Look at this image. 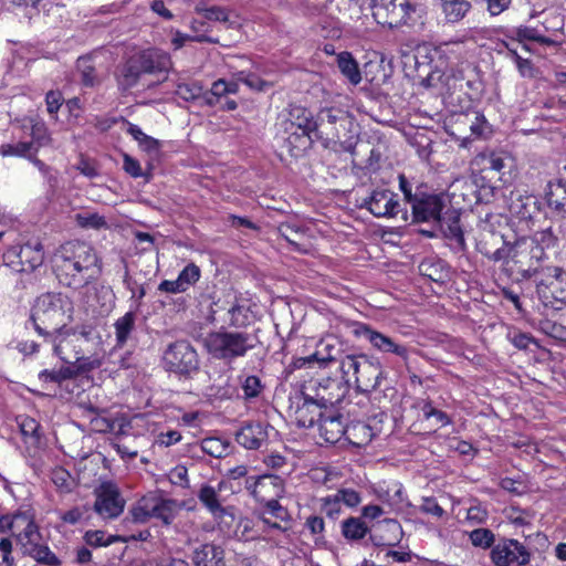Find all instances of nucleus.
Returning <instances> with one entry per match:
<instances>
[{
  "mask_svg": "<svg viewBox=\"0 0 566 566\" xmlns=\"http://www.w3.org/2000/svg\"><path fill=\"white\" fill-rule=\"evenodd\" d=\"M548 276L552 279L546 283V287L551 289L552 292L564 291L566 286V272L560 268H547Z\"/></svg>",
  "mask_w": 566,
  "mask_h": 566,
  "instance_id": "nucleus-62",
  "label": "nucleus"
},
{
  "mask_svg": "<svg viewBox=\"0 0 566 566\" xmlns=\"http://www.w3.org/2000/svg\"><path fill=\"white\" fill-rule=\"evenodd\" d=\"M163 364L167 371L188 375L198 369L199 359L190 343L178 340L170 344L164 352Z\"/></svg>",
  "mask_w": 566,
  "mask_h": 566,
  "instance_id": "nucleus-7",
  "label": "nucleus"
},
{
  "mask_svg": "<svg viewBox=\"0 0 566 566\" xmlns=\"http://www.w3.org/2000/svg\"><path fill=\"white\" fill-rule=\"evenodd\" d=\"M265 440L261 424H248L237 433V441L245 449H259Z\"/></svg>",
  "mask_w": 566,
  "mask_h": 566,
  "instance_id": "nucleus-35",
  "label": "nucleus"
},
{
  "mask_svg": "<svg viewBox=\"0 0 566 566\" xmlns=\"http://www.w3.org/2000/svg\"><path fill=\"white\" fill-rule=\"evenodd\" d=\"M336 64L342 75L354 86L361 82L358 62L350 52L343 51L336 55Z\"/></svg>",
  "mask_w": 566,
  "mask_h": 566,
  "instance_id": "nucleus-33",
  "label": "nucleus"
},
{
  "mask_svg": "<svg viewBox=\"0 0 566 566\" xmlns=\"http://www.w3.org/2000/svg\"><path fill=\"white\" fill-rule=\"evenodd\" d=\"M201 449L213 458H222L228 454L229 443L223 439L210 437L201 441Z\"/></svg>",
  "mask_w": 566,
  "mask_h": 566,
  "instance_id": "nucleus-52",
  "label": "nucleus"
},
{
  "mask_svg": "<svg viewBox=\"0 0 566 566\" xmlns=\"http://www.w3.org/2000/svg\"><path fill=\"white\" fill-rule=\"evenodd\" d=\"M363 207L377 218H394L400 211L397 195L388 189H376L364 200Z\"/></svg>",
  "mask_w": 566,
  "mask_h": 566,
  "instance_id": "nucleus-18",
  "label": "nucleus"
},
{
  "mask_svg": "<svg viewBox=\"0 0 566 566\" xmlns=\"http://www.w3.org/2000/svg\"><path fill=\"white\" fill-rule=\"evenodd\" d=\"M77 71L81 74V81L84 86L92 87L97 83L95 66L91 56H82L76 62Z\"/></svg>",
  "mask_w": 566,
  "mask_h": 566,
  "instance_id": "nucleus-51",
  "label": "nucleus"
},
{
  "mask_svg": "<svg viewBox=\"0 0 566 566\" xmlns=\"http://www.w3.org/2000/svg\"><path fill=\"white\" fill-rule=\"evenodd\" d=\"M17 258L20 264L18 271L32 272L43 263V247L40 242H28L20 247Z\"/></svg>",
  "mask_w": 566,
  "mask_h": 566,
  "instance_id": "nucleus-28",
  "label": "nucleus"
},
{
  "mask_svg": "<svg viewBox=\"0 0 566 566\" xmlns=\"http://www.w3.org/2000/svg\"><path fill=\"white\" fill-rule=\"evenodd\" d=\"M245 489L260 503L270 499L282 497L284 494L283 480L277 475L264 474L258 478L248 476Z\"/></svg>",
  "mask_w": 566,
  "mask_h": 566,
  "instance_id": "nucleus-15",
  "label": "nucleus"
},
{
  "mask_svg": "<svg viewBox=\"0 0 566 566\" xmlns=\"http://www.w3.org/2000/svg\"><path fill=\"white\" fill-rule=\"evenodd\" d=\"M354 332L356 336L363 337L369 342L373 348L382 354H394L402 360H407L409 357L407 346L397 343L394 338L376 329H373L367 324H358Z\"/></svg>",
  "mask_w": 566,
  "mask_h": 566,
  "instance_id": "nucleus-14",
  "label": "nucleus"
},
{
  "mask_svg": "<svg viewBox=\"0 0 566 566\" xmlns=\"http://www.w3.org/2000/svg\"><path fill=\"white\" fill-rule=\"evenodd\" d=\"M153 494L143 496L132 509L130 515L136 523H146L153 518Z\"/></svg>",
  "mask_w": 566,
  "mask_h": 566,
  "instance_id": "nucleus-48",
  "label": "nucleus"
},
{
  "mask_svg": "<svg viewBox=\"0 0 566 566\" xmlns=\"http://www.w3.org/2000/svg\"><path fill=\"white\" fill-rule=\"evenodd\" d=\"M547 28L545 25L542 27H531V25H521L516 28L513 33L518 41H534L541 44L551 45L554 43L552 39L546 36L545 32Z\"/></svg>",
  "mask_w": 566,
  "mask_h": 566,
  "instance_id": "nucleus-42",
  "label": "nucleus"
},
{
  "mask_svg": "<svg viewBox=\"0 0 566 566\" xmlns=\"http://www.w3.org/2000/svg\"><path fill=\"white\" fill-rule=\"evenodd\" d=\"M51 262L59 282L71 289L87 285L101 271L96 250L84 241L61 244L53 253Z\"/></svg>",
  "mask_w": 566,
  "mask_h": 566,
  "instance_id": "nucleus-1",
  "label": "nucleus"
},
{
  "mask_svg": "<svg viewBox=\"0 0 566 566\" xmlns=\"http://www.w3.org/2000/svg\"><path fill=\"white\" fill-rule=\"evenodd\" d=\"M528 239L538 247L544 248L546 251L553 249L556 245L557 241L551 228L537 231Z\"/></svg>",
  "mask_w": 566,
  "mask_h": 566,
  "instance_id": "nucleus-63",
  "label": "nucleus"
},
{
  "mask_svg": "<svg viewBox=\"0 0 566 566\" xmlns=\"http://www.w3.org/2000/svg\"><path fill=\"white\" fill-rule=\"evenodd\" d=\"M464 123L469 124L471 134L475 137H484L489 133V125L483 114L472 112L463 115Z\"/></svg>",
  "mask_w": 566,
  "mask_h": 566,
  "instance_id": "nucleus-53",
  "label": "nucleus"
},
{
  "mask_svg": "<svg viewBox=\"0 0 566 566\" xmlns=\"http://www.w3.org/2000/svg\"><path fill=\"white\" fill-rule=\"evenodd\" d=\"M322 348L317 349L314 354L306 357H298L294 359L295 368H304L306 366H313L317 364L319 367L327 366L328 363L336 360L333 350H335V345L326 343L322 344Z\"/></svg>",
  "mask_w": 566,
  "mask_h": 566,
  "instance_id": "nucleus-34",
  "label": "nucleus"
},
{
  "mask_svg": "<svg viewBox=\"0 0 566 566\" xmlns=\"http://www.w3.org/2000/svg\"><path fill=\"white\" fill-rule=\"evenodd\" d=\"M136 315L133 312H127L122 317L117 318L114 323L116 347H123L129 339L135 329Z\"/></svg>",
  "mask_w": 566,
  "mask_h": 566,
  "instance_id": "nucleus-41",
  "label": "nucleus"
},
{
  "mask_svg": "<svg viewBox=\"0 0 566 566\" xmlns=\"http://www.w3.org/2000/svg\"><path fill=\"white\" fill-rule=\"evenodd\" d=\"M19 427L28 448L38 449L41 444L42 438L39 422L30 417H21L19 420Z\"/></svg>",
  "mask_w": 566,
  "mask_h": 566,
  "instance_id": "nucleus-40",
  "label": "nucleus"
},
{
  "mask_svg": "<svg viewBox=\"0 0 566 566\" xmlns=\"http://www.w3.org/2000/svg\"><path fill=\"white\" fill-rule=\"evenodd\" d=\"M191 559L195 566H223L224 551L213 543H206L193 549Z\"/></svg>",
  "mask_w": 566,
  "mask_h": 566,
  "instance_id": "nucleus-30",
  "label": "nucleus"
},
{
  "mask_svg": "<svg viewBox=\"0 0 566 566\" xmlns=\"http://www.w3.org/2000/svg\"><path fill=\"white\" fill-rule=\"evenodd\" d=\"M303 116H297L296 123H292V125H296L297 128L302 132L303 138L308 144L312 140V134L317 138V119H313L312 117L306 115L305 111H302Z\"/></svg>",
  "mask_w": 566,
  "mask_h": 566,
  "instance_id": "nucleus-57",
  "label": "nucleus"
},
{
  "mask_svg": "<svg viewBox=\"0 0 566 566\" xmlns=\"http://www.w3.org/2000/svg\"><path fill=\"white\" fill-rule=\"evenodd\" d=\"M176 95L186 102L203 98V86L199 82L180 83L176 87Z\"/></svg>",
  "mask_w": 566,
  "mask_h": 566,
  "instance_id": "nucleus-54",
  "label": "nucleus"
},
{
  "mask_svg": "<svg viewBox=\"0 0 566 566\" xmlns=\"http://www.w3.org/2000/svg\"><path fill=\"white\" fill-rule=\"evenodd\" d=\"M423 13L422 6L409 0H373V15L379 24L389 28L415 25Z\"/></svg>",
  "mask_w": 566,
  "mask_h": 566,
  "instance_id": "nucleus-6",
  "label": "nucleus"
},
{
  "mask_svg": "<svg viewBox=\"0 0 566 566\" xmlns=\"http://www.w3.org/2000/svg\"><path fill=\"white\" fill-rule=\"evenodd\" d=\"M227 488L226 481H220L217 486L202 484L197 493L200 503L207 509L214 520H222L231 516V507L222 505L220 493Z\"/></svg>",
  "mask_w": 566,
  "mask_h": 566,
  "instance_id": "nucleus-20",
  "label": "nucleus"
},
{
  "mask_svg": "<svg viewBox=\"0 0 566 566\" xmlns=\"http://www.w3.org/2000/svg\"><path fill=\"white\" fill-rule=\"evenodd\" d=\"M359 369L355 377V384L359 391L369 392L375 390L382 377V366L378 360L369 359L367 356L361 355V361H359Z\"/></svg>",
  "mask_w": 566,
  "mask_h": 566,
  "instance_id": "nucleus-21",
  "label": "nucleus"
},
{
  "mask_svg": "<svg viewBox=\"0 0 566 566\" xmlns=\"http://www.w3.org/2000/svg\"><path fill=\"white\" fill-rule=\"evenodd\" d=\"M190 28L195 33L192 35V41L218 43V39L208 35V32L210 31V24L209 21L203 19L202 17L199 19H192Z\"/></svg>",
  "mask_w": 566,
  "mask_h": 566,
  "instance_id": "nucleus-55",
  "label": "nucleus"
},
{
  "mask_svg": "<svg viewBox=\"0 0 566 566\" xmlns=\"http://www.w3.org/2000/svg\"><path fill=\"white\" fill-rule=\"evenodd\" d=\"M513 251L516 258L515 262L527 265L526 272L530 276L539 273V271L544 273L545 280H541L539 283L546 286V283L552 280L546 271L548 266L543 265L548 260L547 251L527 238L520 240Z\"/></svg>",
  "mask_w": 566,
  "mask_h": 566,
  "instance_id": "nucleus-9",
  "label": "nucleus"
},
{
  "mask_svg": "<svg viewBox=\"0 0 566 566\" xmlns=\"http://www.w3.org/2000/svg\"><path fill=\"white\" fill-rule=\"evenodd\" d=\"M13 543L11 536H4L0 538V554L1 560L0 566H13L14 557L12 555Z\"/></svg>",
  "mask_w": 566,
  "mask_h": 566,
  "instance_id": "nucleus-64",
  "label": "nucleus"
},
{
  "mask_svg": "<svg viewBox=\"0 0 566 566\" xmlns=\"http://www.w3.org/2000/svg\"><path fill=\"white\" fill-rule=\"evenodd\" d=\"M51 480L57 490L62 493H69L73 488V479L71 474L69 471L61 467L54 468L52 470Z\"/></svg>",
  "mask_w": 566,
  "mask_h": 566,
  "instance_id": "nucleus-58",
  "label": "nucleus"
},
{
  "mask_svg": "<svg viewBox=\"0 0 566 566\" xmlns=\"http://www.w3.org/2000/svg\"><path fill=\"white\" fill-rule=\"evenodd\" d=\"M463 53V41H449L438 46L419 49L416 59V72L420 83L426 87H437L442 83L447 62L441 61L432 65L436 59H459Z\"/></svg>",
  "mask_w": 566,
  "mask_h": 566,
  "instance_id": "nucleus-4",
  "label": "nucleus"
},
{
  "mask_svg": "<svg viewBox=\"0 0 566 566\" xmlns=\"http://www.w3.org/2000/svg\"><path fill=\"white\" fill-rule=\"evenodd\" d=\"M181 505L176 500L153 495V517L160 520L166 525L172 523Z\"/></svg>",
  "mask_w": 566,
  "mask_h": 566,
  "instance_id": "nucleus-32",
  "label": "nucleus"
},
{
  "mask_svg": "<svg viewBox=\"0 0 566 566\" xmlns=\"http://www.w3.org/2000/svg\"><path fill=\"white\" fill-rule=\"evenodd\" d=\"M142 75L143 72L135 59L130 57L119 70L117 75L118 85L124 91L129 90L138 83Z\"/></svg>",
  "mask_w": 566,
  "mask_h": 566,
  "instance_id": "nucleus-39",
  "label": "nucleus"
},
{
  "mask_svg": "<svg viewBox=\"0 0 566 566\" xmlns=\"http://www.w3.org/2000/svg\"><path fill=\"white\" fill-rule=\"evenodd\" d=\"M373 428L361 421L350 423L346 427V440L356 447H364L368 444L374 437Z\"/></svg>",
  "mask_w": 566,
  "mask_h": 566,
  "instance_id": "nucleus-36",
  "label": "nucleus"
},
{
  "mask_svg": "<svg viewBox=\"0 0 566 566\" xmlns=\"http://www.w3.org/2000/svg\"><path fill=\"white\" fill-rule=\"evenodd\" d=\"M346 427L343 417L333 410L324 411L318 421L319 434L328 443H336L345 437Z\"/></svg>",
  "mask_w": 566,
  "mask_h": 566,
  "instance_id": "nucleus-26",
  "label": "nucleus"
},
{
  "mask_svg": "<svg viewBox=\"0 0 566 566\" xmlns=\"http://www.w3.org/2000/svg\"><path fill=\"white\" fill-rule=\"evenodd\" d=\"M440 4L448 23L461 21L471 10V3L468 0H440Z\"/></svg>",
  "mask_w": 566,
  "mask_h": 566,
  "instance_id": "nucleus-37",
  "label": "nucleus"
},
{
  "mask_svg": "<svg viewBox=\"0 0 566 566\" xmlns=\"http://www.w3.org/2000/svg\"><path fill=\"white\" fill-rule=\"evenodd\" d=\"M263 524L261 539L271 544L273 547H286L291 544V525L290 522H272L270 518L262 516Z\"/></svg>",
  "mask_w": 566,
  "mask_h": 566,
  "instance_id": "nucleus-24",
  "label": "nucleus"
},
{
  "mask_svg": "<svg viewBox=\"0 0 566 566\" xmlns=\"http://www.w3.org/2000/svg\"><path fill=\"white\" fill-rule=\"evenodd\" d=\"M143 74L165 72L170 65V59L166 53L157 50H145L133 56Z\"/></svg>",
  "mask_w": 566,
  "mask_h": 566,
  "instance_id": "nucleus-27",
  "label": "nucleus"
},
{
  "mask_svg": "<svg viewBox=\"0 0 566 566\" xmlns=\"http://www.w3.org/2000/svg\"><path fill=\"white\" fill-rule=\"evenodd\" d=\"M359 361H361V356L347 355L342 358L339 363V370L343 374L344 384H348L350 381V376L354 378L356 377L360 365Z\"/></svg>",
  "mask_w": 566,
  "mask_h": 566,
  "instance_id": "nucleus-59",
  "label": "nucleus"
},
{
  "mask_svg": "<svg viewBox=\"0 0 566 566\" xmlns=\"http://www.w3.org/2000/svg\"><path fill=\"white\" fill-rule=\"evenodd\" d=\"M0 154L3 157L13 156V157H23L27 159H31L33 155L38 154L36 147L34 143L30 142H18L15 144H3L0 147Z\"/></svg>",
  "mask_w": 566,
  "mask_h": 566,
  "instance_id": "nucleus-44",
  "label": "nucleus"
},
{
  "mask_svg": "<svg viewBox=\"0 0 566 566\" xmlns=\"http://www.w3.org/2000/svg\"><path fill=\"white\" fill-rule=\"evenodd\" d=\"M279 231L282 238L293 245L296 251L307 253L308 244L305 242V233L302 228L292 223H283Z\"/></svg>",
  "mask_w": 566,
  "mask_h": 566,
  "instance_id": "nucleus-38",
  "label": "nucleus"
},
{
  "mask_svg": "<svg viewBox=\"0 0 566 566\" xmlns=\"http://www.w3.org/2000/svg\"><path fill=\"white\" fill-rule=\"evenodd\" d=\"M491 559L496 566H525L531 553L517 539L504 538L492 547Z\"/></svg>",
  "mask_w": 566,
  "mask_h": 566,
  "instance_id": "nucleus-13",
  "label": "nucleus"
},
{
  "mask_svg": "<svg viewBox=\"0 0 566 566\" xmlns=\"http://www.w3.org/2000/svg\"><path fill=\"white\" fill-rule=\"evenodd\" d=\"M368 527L359 517H349L342 522V534L346 539L359 541L366 536Z\"/></svg>",
  "mask_w": 566,
  "mask_h": 566,
  "instance_id": "nucleus-46",
  "label": "nucleus"
},
{
  "mask_svg": "<svg viewBox=\"0 0 566 566\" xmlns=\"http://www.w3.org/2000/svg\"><path fill=\"white\" fill-rule=\"evenodd\" d=\"M0 533L10 534L23 556L44 566H59L60 558L43 542L32 510H15L0 515Z\"/></svg>",
  "mask_w": 566,
  "mask_h": 566,
  "instance_id": "nucleus-2",
  "label": "nucleus"
},
{
  "mask_svg": "<svg viewBox=\"0 0 566 566\" xmlns=\"http://www.w3.org/2000/svg\"><path fill=\"white\" fill-rule=\"evenodd\" d=\"M43 337L45 342L52 345L53 353L66 364H73V360H78L80 355L83 354V348L72 329L65 325L54 328L53 332H49V336Z\"/></svg>",
  "mask_w": 566,
  "mask_h": 566,
  "instance_id": "nucleus-12",
  "label": "nucleus"
},
{
  "mask_svg": "<svg viewBox=\"0 0 566 566\" xmlns=\"http://www.w3.org/2000/svg\"><path fill=\"white\" fill-rule=\"evenodd\" d=\"M84 541L88 546L92 547H102L108 546L116 541V538L112 535L106 534L104 531H87L84 534Z\"/></svg>",
  "mask_w": 566,
  "mask_h": 566,
  "instance_id": "nucleus-61",
  "label": "nucleus"
},
{
  "mask_svg": "<svg viewBox=\"0 0 566 566\" xmlns=\"http://www.w3.org/2000/svg\"><path fill=\"white\" fill-rule=\"evenodd\" d=\"M511 161V156L504 151L485 150L474 157L472 165L486 174L485 177L502 180L504 170Z\"/></svg>",
  "mask_w": 566,
  "mask_h": 566,
  "instance_id": "nucleus-19",
  "label": "nucleus"
},
{
  "mask_svg": "<svg viewBox=\"0 0 566 566\" xmlns=\"http://www.w3.org/2000/svg\"><path fill=\"white\" fill-rule=\"evenodd\" d=\"M125 507V500L119 489L113 482H103L95 490L94 511L102 518H116Z\"/></svg>",
  "mask_w": 566,
  "mask_h": 566,
  "instance_id": "nucleus-11",
  "label": "nucleus"
},
{
  "mask_svg": "<svg viewBox=\"0 0 566 566\" xmlns=\"http://www.w3.org/2000/svg\"><path fill=\"white\" fill-rule=\"evenodd\" d=\"M224 311L227 315V324L230 327L242 328L248 326L252 321V312L248 303L243 300L234 297L232 301L218 300L211 306V315L214 316L219 312Z\"/></svg>",
  "mask_w": 566,
  "mask_h": 566,
  "instance_id": "nucleus-16",
  "label": "nucleus"
},
{
  "mask_svg": "<svg viewBox=\"0 0 566 566\" xmlns=\"http://www.w3.org/2000/svg\"><path fill=\"white\" fill-rule=\"evenodd\" d=\"M443 208V197L434 193L421 192L411 202L413 220L417 222H440Z\"/></svg>",
  "mask_w": 566,
  "mask_h": 566,
  "instance_id": "nucleus-17",
  "label": "nucleus"
},
{
  "mask_svg": "<svg viewBox=\"0 0 566 566\" xmlns=\"http://www.w3.org/2000/svg\"><path fill=\"white\" fill-rule=\"evenodd\" d=\"M127 133L138 143V146L144 151L153 154L159 150V142L145 134L139 126L128 123Z\"/></svg>",
  "mask_w": 566,
  "mask_h": 566,
  "instance_id": "nucleus-47",
  "label": "nucleus"
},
{
  "mask_svg": "<svg viewBox=\"0 0 566 566\" xmlns=\"http://www.w3.org/2000/svg\"><path fill=\"white\" fill-rule=\"evenodd\" d=\"M469 538L473 546L481 548H490L494 546L495 536L489 528H476L469 534Z\"/></svg>",
  "mask_w": 566,
  "mask_h": 566,
  "instance_id": "nucleus-60",
  "label": "nucleus"
},
{
  "mask_svg": "<svg viewBox=\"0 0 566 566\" xmlns=\"http://www.w3.org/2000/svg\"><path fill=\"white\" fill-rule=\"evenodd\" d=\"M258 344L254 334L223 328L209 333L205 338L207 352L216 359L233 361L244 357Z\"/></svg>",
  "mask_w": 566,
  "mask_h": 566,
  "instance_id": "nucleus-5",
  "label": "nucleus"
},
{
  "mask_svg": "<svg viewBox=\"0 0 566 566\" xmlns=\"http://www.w3.org/2000/svg\"><path fill=\"white\" fill-rule=\"evenodd\" d=\"M201 276V271L195 263L187 264L176 280H164L158 290L165 293H184L195 285Z\"/></svg>",
  "mask_w": 566,
  "mask_h": 566,
  "instance_id": "nucleus-22",
  "label": "nucleus"
},
{
  "mask_svg": "<svg viewBox=\"0 0 566 566\" xmlns=\"http://www.w3.org/2000/svg\"><path fill=\"white\" fill-rule=\"evenodd\" d=\"M28 123L31 130L30 143H34L36 150L39 151L41 147L50 145L51 137L44 122L32 117L28 119Z\"/></svg>",
  "mask_w": 566,
  "mask_h": 566,
  "instance_id": "nucleus-45",
  "label": "nucleus"
},
{
  "mask_svg": "<svg viewBox=\"0 0 566 566\" xmlns=\"http://www.w3.org/2000/svg\"><path fill=\"white\" fill-rule=\"evenodd\" d=\"M317 119V138L326 142L336 143L337 129L336 120L344 122V109L338 107L322 108L316 116Z\"/></svg>",
  "mask_w": 566,
  "mask_h": 566,
  "instance_id": "nucleus-23",
  "label": "nucleus"
},
{
  "mask_svg": "<svg viewBox=\"0 0 566 566\" xmlns=\"http://www.w3.org/2000/svg\"><path fill=\"white\" fill-rule=\"evenodd\" d=\"M492 218L493 216L486 214V218L480 222L476 249L488 259L500 262L507 259L510 250L505 244L504 237L492 228Z\"/></svg>",
  "mask_w": 566,
  "mask_h": 566,
  "instance_id": "nucleus-8",
  "label": "nucleus"
},
{
  "mask_svg": "<svg viewBox=\"0 0 566 566\" xmlns=\"http://www.w3.org/2000/svg\"><path fill=\"white\" fill-rule=\"evenodd\" d=\"M76 223L84 229H107L108 224L104 216L97 212H80L75 216Z\"/></svg>",
  "mask_w": 566,
  "mask_h": 566,
  "instance_id": "nucleus-50",
  "label": "nucleus"
},
{
  "mask_svg": "<svg viewBox=\"0 0 566 566\" xmlns=\"http://www.w3.org/2000/svg\"><path fill=\"white\" fill-rule=\"evenodd\" d=\"M545 198L548 208L564 220L560 231L566 237V180L549 182Z\"/></svg>",
  "mask_w": 566,
  "mask_h": 566,
  "instance_id": "nucleus-25",
  "label": "nucleus"
},
{
  "mask_svg": "<svg viewBox=\"0 0 566 566\" xmlns=\"http://www.w3.org/2000/svg\"><path fill=\"white\" fill-rule=\"evenodd\" d=\"M73 311V302L67 295L48 292L34 301L31 321L39 335L49 336L48 328L66 325L72 319Z\"/></svg>",
  "mask_w": 566,
  "mask_h": 566,
  "instance_id": "nucleus-3",
  "label": "nucleus"
},
{
  "mask_svg": "<svg viewBox=\"0 0 566 566\" xmlns=\"http://www.w3.org/2000/svg\"><path fill=\"white\" fill-rule=\"evenodd\" d=\"M239 384L243 391V399L251 401L261 396L264 391L265 385L259 376L242 374L239 376Z\"/></svg>",
  "mask_w": 566,
  "mask_h": 566,
  "instance_id": "nucleus-43",
  "label": "nucleus"
},
{
  "mask_svg": "<svg viewBox=\"0 0 566 566\" xmlns=\"http://www.w3.org/2000/svg\"><path fill=\"white\" fill-rule=\"evenodd\" d=\"M304 391L311 392L312 400L323 411H326L329 410L328 407H333L344 399L347 387L342 380L324 378L319 381L310 382Z\"/></svg>",
  "mask_w": 566,
  "mask_h": 566,
  "instance_id": "nucleus-10",
  "label": "nucleus"
},
{
  "mask_svg": "<svg viewBox=\"0 0 566 566\" xmlns=\"http://www.w3.org/2000/svg\"><path fill=\"white\" fill-rule=\"evenodd\" d=\"M303 402L294 411V418L298 427L311 428L318 422L323 410L311 398V392L303 391Z\"/></svg>",
  "mask_w": 566,
  "mask_h": 566,
  "instance_id": "nucleus-29",
  "label": "nucleus"
},
{
  "mask_svg": "<svg viewBox=\"0 0 566 566\" xmlns=\"http://www.w3.org/2000/svg\"><path fill=\"white\" fill-rule=\"evenodd\" d=\"M71 329L81 346L84 343L96 344L101 338L98 331L92 324H82Z\"/></svg>",
  "mask_w": 566,
  "mask_h": 566,
  "instance_id": "nucleus-56",
  "label": "nucleus"
},
{
  "mask_svg": "<svg viewBox=\"0 0 566 566\" xmlns=\"http://www.w3.org/2000/svg\"><path fill=\"white\" fill-rule=\"evenodd\" d=\"M374 493L379 501L391 507H400L405 502L403 486L397 481L378 483Z\"/></svg>",
  "mask_w": 566,
  "mask_h": 566,
  "instance_id": "nucleus-31",
  "label": "nucleus"
},
{
  "mask_svg": "<svg viewBox=\"0 0 566 566\" xmlns=\"http://www.w3.org/2000/svg\"><path fill=\"white\" fill-rule=\"evenodd\" d=\"M76 376V371L72 366H63L59 369H44L40 371L39 378L44 382H55L61 385L63 381L69 380Z\"/></svg>",
  "mask_w": 566,
  "mask_h": 566,
  "instance_id": "nucleus-49",
  "label": "nucleus"
}]
</instances>
